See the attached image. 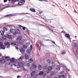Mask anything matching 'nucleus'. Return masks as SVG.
Here are the masks:
<instances>
[{
	"label": "nucleus",
	"instance_id": "obj_12",
	"mask_svg": "<svg viewBox=\"0 0 78 78\" xmlns=\"http://www.w3.org/2000/svg\"><path fill=\"white\" fill-rule=\"evenodd\" d=\"M31 50H32L30 49H28L27 50V51L28 55H30V54H31Z\"/></svg>",
	"mask_w": 78,
	"mask_h": 78
},
{
	"label": "nucleus",
	"instance_id": "obj_2",
	"mask_svg": "<svg viewBox=\"0 0 78 78\" xmlns=\"http://www.w3.org/2000/svg\"><path fill=\"white\" fill-rule=\"evenodd\" d=\"M16 30L13 28H11L10 29V33H11V34H13L14 36H16Z\"/></svg>",
	"mask_w": 78,
	"mask_h": 78
},
{
	"label": "nucleus",
	"instance_id": "obj_13",
	"mask_svg": "<svg viewBox=\"0 0 78 78\" xmlns=\"http://www.w3.org/2000/svg\"><path fill=\"white\" fill-rule=\"evenodd\" d=\"M65 36L66 37H68V39H70V37L69 34H66L65 35Z\"/></svg>",
	"mask_w": 78,
	"mask_h": 78
},
{
	"label": "nucleus",
	"instance_id": "obj_62",
	"mask_svg": "<svg viewBox=\"0 0 78 78\" xmlns=\"http://www.w3.org/2000/svg\"><path fill=\"white\" fill-rule=\"evenodd\" d=\"M23 70H24V71H25V70H26V69H23Z\"/></svg>",
	"mask_w": 78,
	"mask_h": 78
},
{
	"label": "nucleus",
	"instance_id": "obj_63",
	"mask_svg": "<svg viewBox=\"0 0 78 78\" xmlns=\"http://www.w3.org/2000/svg\"><path fill=\"white\" fill-rule=\"evenodd\" d=\"M46 41H50V40H49V39H47V40H46Z\"/></svg>",
	"mask_w": 78,
	"mask_h": 78
},
{
	"label": "nucleus",
	"instance_id": "obj_64",
	"mask_svg": "<svg viewBox=\"0 0 78 78\" xmlns=\"http://www.w3.org/2000/svg\"><path fill=\"white\" fill-rule=\"evenodd\" d=\"M5 56H2V58H5Z\"/></svg>",
	"mask_w": 78,
	"mask_h": 78
},
{
	"label": "nucleus",
	"instance_id": "obj_23",
	"mask_svg": "<svg viewBox=\"0 0 78 78\" xmlns=\"http://www.w3.org/2000/svg\"><path fill=\"white\" fill-rule=\"evenodd\" d=\"M65 77V76L64 75H61L59 76L58 78H64Z\"/></svg>",
	"mask_w": 78,
	"mask_h": 78
},
{
	"label": "nucleus",
	"instance_id": "obj_28",
	"mask_svg": "<svg viewBox=\"0 0 78 78\" xmlns=\"http://www.w3.org/2000/svg\"><path fill=\"white\" fill-rule=\"evenodd\" d=\"M22 4H23V3H22V2H19L18 3V5H19V6H21V5H22Z\"/></svg>",
	"mask_w": 78,
	"mask_h": 78
},
{
	"label": "nucleus",
	"instance_id": "obj_50",
	"mask_svg": "<svg viewBox=\"0 0 78 78\" xmlns=\"http://www.w3.org/2000/svg\"><path fill=\"white\" fill-rule=\"evenodd\" d=\"M7 2H8V0H4V3H6Z\"/></svg>",
	"mask_w": 78,
	"mask_h": 78
},
{
	"label": "nucleus",
	"instance_id": "obj_31",
	"mask_svg": "<svg viewBox=\"0 0 78 78\" xmlns=\"http://www.w3.org/2000/svg\"><path fill=\"white\" fill-rule=\"evenodd\" d=\"M9 8V6H7L6 7L2 8L1 9H0V11H2V9H5V8Z\"/></svg>",
	"mask_w": 78,
	"mask_h": 78
},
{
	"label": "nucleus",
	"instance_id": "obj_5",
	"mask_svg": "<svg viewBox=\"0 0 78 78\" xmlns=\"http://www.w3.org/2000/svg\"><path fill=\"white\" fill-rule=\"evenodd\" d=\"M16 35L17 34H21V32H20V31L19 30V29H17L16 30Z\"/></svg>",
	"mask_w": 78,
	"mask_h": 78
},
{
	"label": "nucleus",
	"instance_id": "obj_32",
	"mask_svg": "<svg viewBox=\"0 0 78 78\" xmlns=\"http://www.w3.org/2000/svg\"><path fill=\"white\" fill-rule=\"evenodd\" d=\"M18 39L19 41H21V39H22V37H19L18 38Z\"/></svg>",
	"mask_w": 78,
	"mask_h": 78
},
{
	"label": "nucleus",
	"instance_id": "obj_7",
	"mask_svg": "<svg viewBox=\"0 0 78 78\" xmlns=\"http://www.w3.org/2000/svg\"><path fill=\"white\" fill-rule=\"evenodd\" d=\"M15 16V15H13L12 14H10V15H7L5 16L2 17L1 18H0V19H2L3 18V17H11L12 16Z\"/></svg>",
	"mask_w": 78,
	"mask_h": 78
},
{
	"label": "nucleus",
	"instance_id": "obj_51",
	"mask_svg": "<svg viewBox=\"0 0 78 78\" xmlns=\"http://www.w3.org/2000/svg\"><path fill=\"white\" fill-rule=\"evenodd\" d=\"M74 12H75V13H77L78 14V12H76V10H75V9H74Z\"/></svg>",
	"mask_w": 78,
	"mask_h": 78
},
{
	"label": "nucleus",
	"instance_id": "obj_46",
	"mask_svg": "<svg viewBox=\"0 0 78 78\" xmlns=\"http://www.w3.org/2000/svg\"><path fill=\"white\" fill-rule=\"evenodd\" d=\"M21 58V59H23V58H24V56H23V55H22L21 56V57H20Z\"/></svg>",
	"mask_w": 78,
	"mask_h": 78
},
{
	"label": "nucleus",
	"instance_id": "obj_40",
	"mask_svg": "<svg viewBox=\"0 0 78 78\" xmlns=\"http://www.w3.org/2000/svg\"><path fill=\"white\" fill-rule=\"evenodd\" d=\"M21 20H22V21H23V20H15V22H16V21H21Z\"/></svg>",
	"mask_w": 78,
	"mask_h": 78
},
{
	"label": "nucleus",
	"instance_id": "obj_14",
	"mask_svg": "<svg viewBox=\"0 0 78 78\" xmlns=\"http://www.w3.org/2000/svg\"><path fill=\"white\" fill-rule=\"evenodd\" d=\"M38 68L39 70H42V66H41V65L39 64L38 65Z\"/></svg>",
	"mask_w": 78,
	"mask_h": 78
},
{
	"label": "nucleus",
	"instance_id": "obj_36",
	"mask_svg": "<svg viewBox=\"0 0 78 78\" xmlns=\"http://www.w3.org/2000/svg\"><path fill=\"white\" fill-rule=\"evenodd\" d=\"M26 66H27L28 67V66H30V64L28 63H27L26 64Z\"/></svg>",
	"mask_w": 78,
	"mask_h": 78
},
{
	"label": "nucleus",
	"instance_id": "obj_45",
	"mask_svg": "<svg viewBox=\"0 0 78 78\" xmlns=\"http://www.w3.org/2000/svg\"><path fill=\"white\" fill-rule=\"evenodd\" d=\"M37 42H38L37 41V42L36 43V44L35 45V46H36V47H38V46H37Z\"/></svg>",
	"mask_w": 78,
	"mask_h": 78
},
{
	"label": "nucleus",
	"instance_id": "obj_24",
	"mask_svg": "<svg viewBox=\"0 0 78 78\" xmlns=\"http://www.w3.org/2000/svg\"><path fill=\"white\" fill-rule=\"evenodd\" d=\"M48 70L50 71L53 69V68L51 66H49L48 68Z\"/></svg>",
	"mask_w": 78,
	"mask_h": 78
},
{
	"label": "nucleus",
	"instance_id": "obj_49",
	"mask_svg": "<svg viewBox=\"0 0 78 78\" xmlns=\"http://www.w3.org/2000/svg\"><path fill=\"white\" fill-rule=\"evenodd\" d=\"M36 66V65L35 64V63H33V65H32V66Z\"/></svg>",
	"mask_w": 78,
	"mask_h": 78
},
{
	"label": "nucleus",
	"instance_id": "obj_25",
	"mask_svg": "<svg viewBox=\"0 0 78 78\" xmlns=\"http://www.w3.org/2000/svg\"><path fill=\"white\" fill-rule=\"evenodd\" d=\"M30 9L31 11H32V12H36L35 9Z\"/></svg>",
	"mask_w": 78,
	"mask_h": 78
},
{
	"label": "nucleus",
	"instance_id": "obj_56",
	"mask_svg": "<svg viewBox=\"0 0 78 78\" xmlns=\"http://www.w3.org/2000/svg\"><path fill=\"white\" fill-rule=\"evenodd\" d=\"M20 76H17V78H20Z\"/></svg>",
	"mask_w": 78,
	"mask_h": 78
},
{
	"label": "nucleus",
	"instance_id": "obj_26",
	"mask_svg": "<svg viewBox=\"0 0 78 78\" xmlns=\"http://www.w3.org/2000/svg\"><path fill=\"white\" fill-rule=\"evenodd\" d=\"M9 44H10L8 42V41L5 42V46H6V45H8Z\"/></svg>",
	"mask_w": 78,
	"mask_h": 78
},
{
	"label": "nucleus",
	"instance_id": "obj_4",
	"mask_svg": "<svg viewBox=\"0 0 78 78\" xmlns=\"http://www.w3.org/2000/svg\"><path fill=\"white\" fill-rule=\"evenodd\" d=\"M5 46L3 44V43L2 42H0V48L1 49H5Z\"/></svg>",
	"mask_w": 78,
	"mask_h": 78
},
{
	"label": "nucleus",
	"instance_id": "obj_44",
	"mask_svg": "<svg viewBox=\"0 0 78 78\" xmlns=\"http://www.w3.org/2000/svg\"><path fill=\"white\" fill-rule=\"evenodd\" d=\"M25 28H26L25 27L23 26L22 29H23V30H25Z\"/></svg>",
	"mask_w": 78,
	"mask_h": 78
},
{
	"label": "nucleus",
	"instance_id": "obj_34",
	"mask_svg": "<svg viewBox=\"0 0 78 78\" xmlns=\"http://www.w3.org/2000/svg\"><path fill=\"white\" fill-rule=\"evenodd\" d=\"M48 62L49 64L50 63V62H51V60L49 59H48Z\"/></svg>",
	"mask_w": 78,
	"mask_h": 78
},
{
	"label": "nucleus",
	"instance_id": "obj_6",
	"mask_svg": "<svg viewBox=\"0 0 78 78\" xmlns=\"http://www.w3.org/2000/svg\"><path fill=\"white\" fill-rule=\"evenodd\" d=\"M17 43V42L15 41H11V44L13 45H16L17 44L16 43Z\"/></svg>",
	"mask_w": 78,
	"mask_h": 78
},
{
	"label": "nucleus",
	"instance_id": "obj_9",
	"mask_svg": "<svg viewBox=\"0 0 78 78\" xmlns=\"http://www.w3.org/2000/svg\"><path fill=\"white\" fill-rule=\"evenodd\" d=\"M7 37L9 39H12V36L11 35H9L8 34H6Z\"/></svg>",
	"mask_w": 78,
	"mask_h": 78
},
{
	"label": "nucleus",
	"instance_id": "obj_33",
	"mask_svg": "<svg viewBox=\"0 0 78 78\" xmlns=\"http://www.w3.org/2000/svg\"><path fill=\"white\" fill-rule=\"evenodd\" d=\"M39 26H41V27H43L44 26H45V25H44L41 24L40 23L39 24Z\"/></svg>",
	"mask_w": 78,
	"mask_h": 78
},
{
	"label": "nucleus",
	"instance_id": "obj_53",
	"mask_svg": "<svg viewBox=\"0 0 78 78\" xmlns=\"http://www.w3.org/2000/svg\"><path fill=\"white\" fill-rule=\"evenodd\" d=\"M19 61H21V60H22V59L20 57L19 59Z\"/></svg>",
	"mask_w": 78,
	"mask_h": 78
},
{
	"label": "nucleus",
	"instance_id": "obj_54",
	"mask_svg": "<svg viewBox=\"0 0 78 78\" xmlns=\"http://www.w3.org/2000/svg\"><path fill=\"white\" fill-rule=\"evenodd\" d=\"M65 67L66 68V69L67 70H68V71H70V70L69 69H68L66 67V66H65Z\"/></svg>",
	"mask_w": 78,
	"mask_h": 78
},
{
	"label": "nucleus",
	"instance_id": "obj_52",
	"mask_svg": "<svg viewBox=\"0 0 78 78\" xmlns=\"http://www.w3.org/2000/svg\"><path fill=\"white\" fill-rule=\"evenodd\" d=\"M19 27H20V28H22V27H23V26H22L21 25H19Z\"/></svg>",
	"mask_w": 78,
	"mask_h": 78
},
{
	"label": "nucleus",
	"instance_id": "obj_55",
	"mask_svg": "<svg viewBox=\"0 0 78 78\" xmlns=\"http://www.w3.org/2000/svg\"><path fill=\"white\" fill-rule=\"evenodd\" d=\"M44 2H48V1L47 0H42Z\"/></svg>",
	"mask_w": 78,
	"mask_h": 78
},
{
	"label": "nucleus",
	"instance_id": "obj_8",
	"mask_svg": "<svg viewBox=\"0 0 78 78\" xmlns=\"http://www.w3.org/2000/svg\"><path fill=\"white\" fill-rule=\"evenodd\" d=\"M0 59L1 60V62L2 64H4V63L6 62L5 59L2 58H0Z\"/></svg>",
	"mask_w": 78,
	"mask_h": 78
},
{
	"label": "nucleus",
	"instance_id": "obj_20",
	"mask_svg": "<svg viewBox=\"0 0 78 78\" xmlns=\"http://www.w3.org/2000/svg\"><path fill=\"white\" fill-rule=\"evenodd\" d=\"M5 59L6 61H9L10 59H11V58L8 56H6L5 57Z\"/></svg>",
	"mask_w": 78,
	"mask_h": 78
},
{
	"label": "nucleus",
	"instance_id": "obj_58",
	"mask_svg": "<svg viewBox=\"0 0 78 78\" xmlns=\"http://www.w3.org/2000/svg\"><path fill=\"white\" fill-rule=\"evenodd\" d=\"M31 69H32V67H31L30 68V70H31Z\"/></svg>",
	"mask_w": 78,
	"mask_h": 78
},
{
	"label": "nucleus",
	"instance_id": "obj_38",
	"mask_svg": "<svg viewBox=\"0 0 78 78\" xmlns=\"http://www.w3.org/2000/svg\"><path fill=\"white\" fill-rule=\"evenodd\" d=\"M44 69H47V66H44Z\"/></svg>",
	"mask_w": 78,
	"mask_h": 78
},
{
	"label": "nucleus",
	"instance_id": "obj_30",
	"mask_svg": "<svg viewBox=\"0 0 78 78\" xmlns=\"http://www.w3.org/2000/svg\"><path fill=\"white\" fill-rule=\"evenodd\" d=\"M51 75H52V76L55 75V72H52L51 73Z\"/></svg>",
	"mask_w": 78,
	"mask_h": 78
},
{
	"label": "nucleus",
	"instance_id": "obj_3",
	"mask_svg": "<svg viewBox=\"0 0 78 78\" xmlns=\"http://www.w3.org/2000/svg\"><path fill=\"white\" fill-rule=\"evenodd\" d=\"M18 67H23V63L22 62H19L17 65Z\"/></svg>",
	"mask_w": 78,
	"mask_h": 78
},
{
	"label": "nucleus",
	"instance_id": "obj_57",
	"mask_svg": "<svg viewBox=\"0 0 78 78\" xmlns=\"http://www.w3.org/2000/svg\"><path fill=\"white\" fill-rule=\"evenodd\" d=\"M26 33H27V34H28V33H29V32H28V31H26Z\"/></svg>",
	"mask_w": 78,
	"mask_h": 78
},
{
	"label": "nucleus",
	"instance_id": "obj_15",
	"mask_svg": "<svg viewBox=\"0 0 78 78\" xmlns=\"http://www.w3.org/2000/svg\"><path fill=\"white\" fill-rule=\"evenodd\" d=\"M5 31H8V28H7V27H4L3 28V31H2L5 33Z\"/></svg>",
	"mask_w": 78,
	"mask_h": 78
},
{
	"label": "nucleus",
	"instance_id": "obj_60",
	"mask_svg": "<svg viewBox=\"0 0 78 78\" xmlns=\"http://www.w3.org/2000/svg\"><path fill=\"white\" fill-rule=\"evenodd\" d=\"M41 13H42V12H39V14H41Z\"/></svg>",
	"mask_w": 78,
	"mask_h": 78
},
{
	"label": "nucleus",
	"instance_id": "obj_43",
	"mask_svg": "<svg viewBox=\"0 0 78 78\" xmlns=\"http://www.w3.org/2000/svg\"><path fill=\"white\" fill-rule=\"evenodd\" d=\"M2 33H1V35H2V36H3V35H4V33H5L3 31H2Z\"/></svg>",
	"mask_w": 78,
	"mask_h": 78
},
{
	"label": "nucleus",
	"instance_id": "obj_21",
	"mask_svg": "<svg viewBox=\"0 0 78 78\" xmlns=\"http://www.w3.org/2000/svg\"><path fill=\"white\" fill-rule=\"evenodd\" d=\"M19 2V0H13L12 1V3L13 4L15 3V2Z\"/></svg>",
	"mask_w": 78,
	"mask_h": 78
},
{
	"label": "nucleus",
	"instance_id": "obj_35",
	"mask_svg": "<svg viewBox=\"0 0 78 78\" xmlns=\"http://www.w3.org/2000/svg\"><path fill=\"white\" fill-rule=\"evenodd\" d=\"M33 67V69H36V68H37V66H32Z\"/></svg>",
	"mask_w": 78,
	"mask_h": 78
},
{
	"label": "nucleus",
	"instance_id": "obj_27",
	"mask_svg": "<svg viewBox=\"0 0 78 78\" xmlns=\"http://www.w3.org/2000/svg\"><path fill=\"white\" fill-rule=\"evenodd\" d=\"M29 61L30 62H33V59L32 58H30V59H29Z\"/></svg>",
	"mask_w": 78,
	"mask_h": 78
},
{
	"label": "nucleus",
	"instance_id": "obj_59",
	"mask_svg": "<svg viewBox=\"0 0 78 78\" xmlns=\"http://www.w3.org/2000/svg\"><path fill=\"white\" fill-rule=\"evenodd\" d=\"M16 49H17V50H18V48L16 46H15Z\"/></svg>",
	"mask_w": 78,
	"mask_h": 78
},
{
	"label": "nucleus",
	"instance_id": "obj_42",
	"mask_svg": "<svg viewBox=\"0 0 78 78\" xmlns=\"http://www.w3.org/2000/svg\"><path fill=\"white\" fill-rule=\"evenodd\" d=\"M30 49L31 50H32V49H33V45H32L31 44L30 45Z\"/></svg>",
	"mask_w": 78,
	"mask_h": 78
},
{
	"label": "nucleus",
	"instance_id": "obj_22",
	"mask_svg": "<svg viewBox=\"0 0 78 78\" xmlns=\"http://www.w3.org/2000/svg\"><path fill=\"white\" fill-rule=\"evenodd\" d=\"M60 68H61V67L60 66V65H58L56 67V69L57 70H60Z\"/></svg>",
	"mask_w": 78,
	"mask_h": 78
},
{
	"label": "nucleus",
	"instance_id": "obj_16",
	"mask_svg": "<svg viewBox=\"0 0 78 78\" xmlns=\"http://www.w3.org/2000/svg\"><path fill=\"white\" fill-rule=\"evenodd\" d=\"M25 57L26 59H29V57L27 54H25Z\"/></svg>",
	"mask_w": 78,
	"mask_h": 78
},
{
	"label": "nucleus",
	"instance_id": "obj_41",
	"mask_svg": "<svg viewBox=\"0 0 78 78\" xmlns=\"http://www.w3.org/2000/svg\"><path fill=\"white\" fill-rule=\"evenodd\" d=\"M9 47H10V44L8 45V46H7L6 47L7 48H9Z\"/></svg>",
	"mask_w": 78,
	"mask_h": 78
},
{
	"label": "nucleus",
	"instance_id": "obj_17",
	"mask_svg": "<svg viewBox=\"0 0 78 78\" xmlns=\"http://www.w3.org/2000/svg\"><path fill=\"white\" fill-rule=\"evenodd\" d=\"M7 35H6V36H3V37H2V38L3 40H6V39H7Z\"/></svg>",
	"mask_w": 78,
	"mask_h": 78
},
{
	"label": "nucleus",
	"instance_id": "obj_10",
	"mask_svg": "<svg viewBox=\"0 0 78 78\" xmlns=\"http://www.w3.org/2000/svg\"><path fill=\"white\" fill-rule=\"evenodd\" d=\"M20 51L21 53H25V49L23 48H21V50H20Z\"/></svg>",
	"mask_w": 78,
	"mask_h": 78
},
{
	"label": "nucleus",
	"instance_id": "obj_39",
	"mask_svg": "<svg viewBox=\"0 0 78 78\" xmlns=\"http://www.w3.org/2000/svg\"><path fill=\"white\" fill-rule=\"evenodd\" d=\"M39 44H40V47H41V45H42V42H38Z\"/></svg>",
	"mask_w": 78,
	"mask_h": 78
},
{
	"label": "nucleus",
	"instance_id": "obj_47",
	"mask_svg": "<svg viewBox=\"0 0 78 78\" xmlns=\"http://www.w3.org/2000/svg\"><path fill=\"white\" fill-rule=\"evenodd\" d=\"M51 42H52V43H53L55 45H56V44H55V42L53 41H51Z\"/></svg>",
	"mask_w": 78,
	"mask_h": 78
},
{
	"label": "nucleus",
	"instance_id": "obj_37",
	"mask_svg": "<svg viewBox=\"0 0 78 78\" xmlns=\"http://www.w3.org/2000/svg\"><path fill=\"white\" fill-rule=\"evenodd\" d=\"M51 64L52 66H54L55 65V63H54V62H52Z\"/></svg>",
	"mask_w": 78,
	"mask_h": 78
},
{
	"label": "nucleus",
	"instance_id": "obj_1",
	"mask_svg": "<svg viewBox=\"0 0 78 78\" xmlns=\"http://www.w3.org/2000/svg\"><path fill=\"white\" fill-rule=\"evenodd\" d=\"M73 44L74 48V49H77L78 47V41L76 40H73Z\"/></svg>",
	"mask_w": 78,
	"mask_h": 78
},
{
	"label": "nucleus",
	"instance_id": "obj_11",
	"mask_svg": "<svg viewBox=\"0 0 78 78\" xmlns=\"http://www.w3.org/2000/svg\"><path fill=\"white\" fill-rule=\"evenodd\" d=\"M36 75V71H32L31 73V76H34Z\"/></svg>",
	"mask_w": 78,
	"mask_h": 78
},
{
	"label": "nucleus",
	"instance_id": "obj_29",
	"mask_svg": "<svg viewBox=\"0 0 78 78\" xmlns=\"http://www.w3.org/2000/svg\"><path fill=\"white\" fill-rule=\"evenodd\" d=\"M27 47H28V46H27V45L25 44L23 46V48H27Z\"/></svg>",
	"mask_w": 78,
	"mask_h": 78
},
{
	"label": "nucleus",
	"instance_id": "obj_48",
	"mask_svg": "<svg viewBox=\"0 0 78 78\" xmlns=\"http://www.w3.org/2000/svg\"><path fill=\"white\" fill-rule=\"evenodd\" d=\"M21 1H22V2H23V4H24V3H25V0H21Z\"/></svg>",
	"mask_w": 78,
	"mask_h": 78
},
{
	"label": "nucleus",
	"instance_id": "obj_61",
	"mask_svg": "<svg viewBox=\"0 0 78 78\" xmlns=\"http://www.w3.org/2000/svg\"><path fill=\"white\" fill-rule=\"evenodd\" d=\"M76 55V56H77V57H78V53H77Z\"/></svg>",
	"mask_w": 78,
	"mask_h": 78
},
{
	"label": "nucleus",
	"instance_id": "obj_18",
	"mask_svg": "<svg viewBox=\"0 0 78 78\" xmlns=\"http://www.w3.org/2000/svg\"><path fill=\"white\" fill-rule=\"evenodd\" d=\"M44 71H40V73H38L39 75H44Z\"/></svg>",
	"mask_w": 78,
	"mask_h": 78
},
{
	"label": "nucleus",
	"instance_id": "obj_19",
	"mask_svg": "<svg viewBox=\"0 0 78 78\" xmlns=\"http://www.w3.org/2000/svg\"><path fill=\"white\" fill-rule=\"evenodd\" d=\"M15 61V59L14 58H12L10 60L11 62H14Z\"/></svg>",
	"mask_w": 78,
	"mask_h": 78
}]
</instances>
